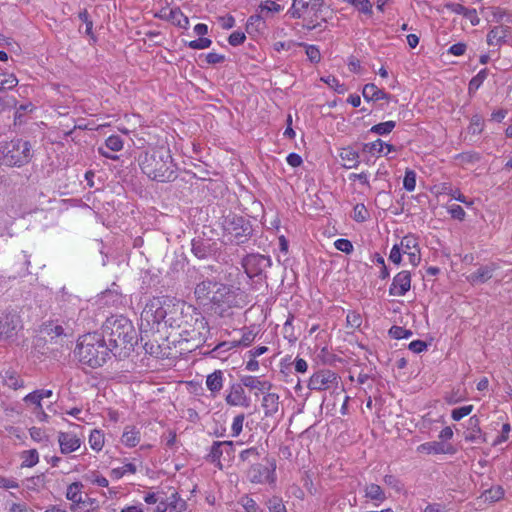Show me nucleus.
<instances>
[{"mask_svg": "<svg viewBox=\"0 0 512 512\" xmlns=\"http://www.w3.org/2000/svg\"><path fill=\"white\" fill-rule=\"evenodd\" d=\"M134 155L148 178L158 182H170L176 178L175 165L166 146L149 147L146 150L137 147Z\"/></svg>", "mask_w": 512, "mask_h": 512, "instance_id": "nucleus-1", "label": "nucleus"}, {"mask_svg": "<svg viewBox=\"0 0 512 512\" xmlns=\"http://www.w3.org/2000/svg\"><path fill=\"white\" fill-rule=\"evenodd\" d=\"M194 294L201 303L210 304L212 308L222 314L227 309L236 306V294L232 287L204 280L196 285Z\"/></svg>", "mask_w": 512, "mask_h": 512, "instance_id": "nucleus-2", "label": "nucleus"}, {"mask_svg": "<svg viewBox=\"0 0 512 512\" xmlns=\"http://www.w3.org/2000/svg\"><path fill=\"white\" fill-rule=\"evenodd\" d=\"M109 350V345L99 334L88 333L78 339L75 355L81 364L97 368L105 363Z\"/></svg>", "mask_w": 512, "mask_h": 512, "instance_id": "nucleus-3", "label": "nucleus"}, {"mask_svg": "<svg viewBox=\"0 0 512 512\" xmlns=\"http://www.w3.org/2000/svg\"><path fill=\"white\" fill-rule=\"evenodd\" d=\"M172 310H177L173 299L169 297L152 298L141 313L140 329L145 332L153 331Z\"/></svg>", "mask_w": 512, "mask_h": 512, "instance_id": "nucleus-4", "label": "nucleus"}, {"mask_svg": "<svg viewBox=\"0 0 512 512\" xmlns=\"http://www.w3.org/2000/svg\"><path fill=\"white\" fill-rule=\"evenodd\" d=\"M128 318L111 316L106 320L105 330L108 335L110 351L119 359L128 357Z\"/></svg>", "mask_w": 512, "mask_h": 512, "instance_id": "nucleus-5", "label": "nucleus"}, {"mask_svg": "<svg viewBox=\"0 0 512 512\" xmlns=\"http://www.w3.org/2000/svg\"><path fill=\"white\" fill-rule=\"evenodd\" d=\"M32 157L31 145L21 139L12 140L0 147V163L9 167H21Z\"/></svg>", "mask_w": 512, "mask_h": 512, "instance_id": "nucleus-6", "label": "nucleus"}, {"mask_svg": "<svg viewBox=\"0 0 512 512\" xmlns=\"http://www.w3.org/2000/svg\"><path fill=\"white\" fill-rule=\"evenodd\" d=\"M324 0H292L288 14L293 19H302L304 28L313 30L318 27L316 20L324 7Z\"/></svg>", "mask_w": 512, "mask_h": 512, "instance_id": "nucleus-7", "label": "nucleus"}, {"mask_svg": "<svg viewBox=\"0 0 512 512\" xmlns=\"http://www.w3.org/2000/svg\"><path fill=\"white\" fill-rule=\"evenodd\" d=\"M224 230L231 241L243 242L250 233V227L242 217L232 216L226 218Z\"/></svg>", "mask_w": 512, "mask_h": 512, "instance_id": "nucleus-8", "label": "nucleus"}, {"mask_svg": "<svg viewBox=\"0 0 512 512\" xmlns=\"http://www.w3.org/2000/svg\"><path fill=\"white\" fill-rule=\"evenodd\" d=\"M22 329L20 316L17 313L0 314V339H12Z\"/></svg>", "mask_w": 512, "mask_h": 512, "instance_id": "nucleus-9", "label": "nucleus"}, {"mask_svg": "<svg viewBox=\"0 0 512 512\" xmlns=\"http://www.w3.org/2000/svg\"><path fill=\"white\" fill-rule=\"evenodd\" d=\"M337 384L338 377L334 372L331 370H320L310 377L308 387L311 390L321 391L330 389Z\"/></svg>", "mask_w": 512, "mask_h": 512, "instance_id": "nucleus-10", "label": "nucleus"}, {"mask_svg": "<svg viewBox=\"0 0 512 512\" xmlns=\"http://www.w3.org/2000/svg\"><path fill=\"white\" fill-rule=\"evenodd\" d=\"M271 260L269 257L259 254H252L246 257L244 268L249 277H254L269 268Z\"/></svg>", "mask_w": 512, "mask_h": 512, "instance_id": "nucleus-11", "label": "nucleus"}, {"mask_svg": "<svg viewBox=\"0 0 512 512\" xmlns=\"http://www.w3.org/2000/svg\"><path fill=\"white\" fill-rule=\"evenodd\" d=\"M400 247L403 254H406L409 259V263L416 267L421 260L420 249L418 241L414 236L407 235L402 238Z\"/></svg>", "mask_w": 512, "mask_h": 512, "instance_id": "nucleus-12", "label": "nucleus"}, {"mask_svg": "<svg viewBox=\"0 0 512 512\" xmlns=\"http://www.w3.org/2000/svg\"><path fill=\"white\" fill-rule=\"evenodd\" d=\"M411 287V274L408 271H401L395 275L389 288V294L392 296H403Z\"/></svg>", "mask_w": 512, "mask_h": 512, "instance_id": "nucleus-13", "label": "nucleus"}, {"mask_svg": "<svg viewBox=\"0 0 512 512\" xmlns=\"http://www.w3.org/2000/svg\"><path fill=\"white\" fill-rule=\"evenodd\" d=\"M225 401L230 406H240L245 408L250 406V399L246 395L245 390L241 384H233L230 387Z\"/></svg>", "mask_w": 512, "mask_h": 512, "instance_id": "nucleus-14", "label": "nucleus"}, {"mask_svg": "<svg viewBox=\"0 0 512 512\" xmlns=\"http://www.w3.org/2000/svg\"><path fill=\"white\" fill-rule=\"evenodd\" d=\"M83 484L74 482L67 487L66 498L71 501L70 510L72 512H89V509L79 510V504L83 503L84 493L82 491Z\"/></svg>", "mask_w": 512, "mask_h": 512, "instance_id": "nucleus-15", "label": "nucleus"}, {"mask_svg": "<svg viewBox=\"0 0 512 512\" xmlns=\"http://www.w3.org/2000/svg\"><path fill=\"white\" fill-rule=\"evenodd\" d=\"M247 478L252 483L273 482L272 471L261 464L253 465L247 472Z\"/></svg>", "mask_w": 512, "mask_h": 512, "instance_id": "nucleus-16", "label": "nucleus"}, {"mask_svg": "<svg viewBox=\"0 0 512 512\" xmlns=\"http://www.w3.org/2000/svg\"><path fill=\"white\" fill-rule=\"evenodd\" d=\"M58 442L60 450L64 454L76 451L81 445V441L76 435L66 432L59 433Z\"/></svg>", "mask_w": 512, "mask_h": 512, "instance_id": "nucleus-17", "label": "nucleus"}, {"mask_svg": "<svg viewBox=\"0 0 512 512\" xmlns=\"http://www.w3.org/2000/svg\"><path fill=\"white\" fill-rule=\"evenodd\" d=\"M493 271V266H481L475 272L467 276V281L472 285L485 283L492 278Z\"/></svg>", "mask_w": 512, "mask_h": 512, "instance_id": "nucleus-18", "label": "nucleus"}, {"mask_svg": "<svg viewBox=\"0 0 512 512\" xmlns=\"http://www.w3.org/2000/svg\"><path fill=\"white\" fill-rule=\"evenodd\" d=\"M0 377H1L2 383L4 385L8 386L9 388H13L16 390V389L23 387V385H24L23 380L20 378L18 373L13 369L3 370L0 373Z\"/></svg>", "mask_w": 512, "mask_h": 512, "instance_id": "nucleus-19", "label": "nucleus"}, {"mask_svg": "<svg viewBox=\"0 0 512 512\" xmlns=\"http://www.w3.org/2000/svg\"><path fill=\"white\" fill-rule=\"evenodd\" d=\"M206 386L212 396H216L223 387V372L216 370L209 374L206 378Z\"/></svg>", "mask_w": 512, "mask_h": 512, "instance_id": "nucleus-20", "label": "nucleus"}, {"mask_svg": "<svg viewBox=\"0 0 512 512\" xmlns=\"http://www.w3.org/2000/svg\"><path fill=\"white\" fill-rule=\"evenodd\" d=\"M241 381L243 386L251 390H258L262 393L268 392L272 387V384L269 381H261L254 376H245Z\"/></svg>", "mask_w": 512, "mask_h": 512, "instance_id": "nucleus-21", "label": "nucleus"}, {"mask_svg": "<svg viewBox=\"0 0 512 512\" xmlns=\"http://www.w3.org/2000/svg\"><path fill=\"white\" fill-rule=\"evenodd\" d=\"M339 156L343 167L347 169L355 168L359 164V154L350 147L341 149Z\"/></svg>", "mask_w": 512, "mask_h": 512, "instance_id": "nucleus-22", "label": "nucleus"}, {"mask_svg": "<svg viewBox=\"0 0 512 512\" xmlns=\"http://www.w3.org/2000/svg\"><path fill=\"white\" fill-rule=\"evenodd\" d=\"M508 35V29L504 26H497L491 29L487 35V43L491 46L501 45Z\"/></svg>", "mask_w": 512, "mask_h": 512, "instance_id": "nucleus-23", "label": "nucleus"}, {"mask_svg": "<svg viewBox=\"0 0 512 512\" xmlns=\"http://www.w3.org/2000/svg\"><path fill=\"white\" fill-rule=\"evenodd\" d=\"M364 496L372 501L382 503L386 500L384 490L377 484L370 483L364 487Z\"/></svg>", "mask_w": 512, "mask_h": 512, "instance_id": "nucleus-24", "label": "nucleus"}, {"mask_svg": "<svg viewBox=\"0 0 512 512\" xmlns=\"http://www.w3.org/2000/svg\"><path fill=\"white\" fill-rule=\"evenodd\" d=\"M262 406L265 409V415L275 414L279 408V396L275 393L266 392L262 399Z\"/></svg>", "mask_w": 512, "mask_h": 512, "instance_id": "nucleus-25", "label": "nucleus"}, {"mask_svg": "<svg viewBox=\"0 0 512 512\" xmlns=\"http://www.w3.org/2000/svg\"><path fill=\"white\" fill-rule=\"evenodd\" d=\"M363 97L367 101H377L380 99H389L388 95L375 84H366L362 91Z\"/></svg>", "mask_w": 512, "mask_h": 512, "instance_id": "nucleus-26", "label": "nucleus"}, {"mask_svg": "<svg viewBox=\"0 0 512 512\" xmlns=\"http://www.w3.org/2000/svg\"><path fill=\"white\" fill-rule=\"evenodd\" d=\"M169 21L180 28L186 29L189 26L188 17H186L179 8L169 10Z\"/></svg>", "mask_w": 512, "mask_h": 512, "instance_id": "nucleus-27", "label": "nucleus"}, {"mask_svg": "<svg viewBox=\"0 0 512 512\" xmlns=\"http://www.w3.org/2000/svg\"><path fill=\"white\" fill-rule=\"evenodd\" d=\"M26 403L34 405L37 409V416L40 420H46L47 414L42 409L41 401L42 399L39 397L38 392L33 391L32 393H29L26 395L23 399Z\"/></svg>", "mask_w": 512, "mask_h": 512, "instance_id": "nucleus-28", "label": "nucleus"}, {"mask_svg": "<svg viewBox=\"0 0 512 512\" xmlns=\"http://www.w3.org/2000/svg\"><path fill=\"white\" fill-rule=\"evenodd\" d=\"M366 147H369L370 152H377L379 154L388 155L390 152L395 151V147L391 144L384 143L382 140L378 139L371 144H367Z\"/></svg>", "mask_w": 512, "mask_h": 512, "instance_id": "nucleus-29", "label": "nucleus"}, {"mask_svg": "<svg viewBox=\"0 0 512 512\" xmlns=\"http://www.w3.org/2000/svg\"><path fill=\"white\" fill-rule=\"evenodd\" d=\"M418 452H425L427 454H441L445 453L444 446L439 442H427L423 443L417 448Z\"/></svg>", "mask_w": 512, "mask_h": 512, "instance_id": "nucleus-30", "label": "nucleus"}, {"mask_svg": "<svg viewBox=\"0 0 512 512\" xmlns=\"http://www.w3.org/2000/svg\"><path fill=\"white\" fill-rule=\"evenodd\" d=\"M89 444L95 451H100L104 445V435L99 430H93L89 436Z\"/></svg>", "mask_w": 512, "mask_h": 512, "instance_id": "nucleus-31", "label": "nucleus"}, {"mask_svg": "<svg viewBox=\"0 0 512 512\" xmlns=\"http://www.w3.org/2000/svg\"><path fill=\"white\" fill-rule=\"evenodd\" d=\"M22 466L33 467L39 461L38 452L35 449L27 450L22 453Z\"/></svg>", "mask_w": 512, "mask_h": 512, "instance_id": "nucleus-32", "label": "nucleus"}, {"mask_svg": "<svg viewBox=\"0 0 512 512\" xmlns=\"http://www.w3.org/2000/svg\"><path fill=\"white\" fill-rule=\"evenodd\" d=\"M383 482L388 487L392 488L395 492L401 493L404 490L402 482L394 475H386L383 478Z\"/></svg>", "mask_w": 512, "mask_h": 512, "instance_id": "nucleus-33", "label": "nucleus"}, {"mask_svg": "<svg viewBox=\"0 0 512 512\" xmlns=\"http://www.w3.org/2000/svg\"><path fill=\"white\" fill-rule=\"evenodd\" d=\"M298 45L306 48V55L311 62L318 63L321 60L320 51L315 45H306L304 43H299Z\"/></svg>", "mask_w": 512, "mask_h": 512, "instance_id": "nucleus-34", "label": "nucleus"}, {"mask_svg": "<svg viewBox=\"0 0 512 512\" xmlns=\"http://www.w3.org/2000/svg\"><path fill=\"white\" fill-rule=\"evenodd\" d=\"M394 127H395L394 121H387V122H383V123L374 125L371 128V132H374L379 135H384V134L390 133L394 129Z\"/></svg>", "mask_w": 512, "mask_h": 512, "instance_id": "nucleus-35", "label": "nucleus"}, {"mask_svg": "<svg viewBox=\"0 0 512 512\" xmlns=\"http://www.w3.org/2000/svg\"><path fill=\"white\" fill-rule=\"evenodd\" d=\"M321 80L337 93L343 94L347 91L344 84H341L334 76H327L326 78H321Z\"/></svg>", "mask_w": 512, "mask_h": 512, "instance_id": "nucleus-36", "label": "nucleus"}, {"mask_svg": "<svg viewBox=\"0 0 512 512\" xmlns=\"http://www.w3.org/2000/svg\"><path fill=\"white\" fill-rule=\"evenodd\" d=\"M239 503L245 509L246 512H262L257 503L248 496H243Z\"/></svg>", "mask_w": 512, "mask_h": 512, "instance_id": "nucleus-37", "label": "nucleus"}, {"mask_svg": "<svg viewBox=\"0 0 512 512\" xmlns=\"http://www.w3.org/2000/svg\"><path fill=\"white\" fill-rule=\"evenodd\" d=\"M403 186L407 191H414L416 187V174L412 170H406Z\"/></svg>", "mask_w": 512, "mask_h": 512, "instance_id": "nucleus-38", "label": "nucleus"}, {"mask_svg": "<svg viewBox=\"0 0 512 512\" xmlns=\"http://www.w3.org/2000/svg\"><path fill=\"white\" fill-rule=\"evenodd\" d=\"M389 334L391 337L395 339H404L412 336V332L408 329H405L400 326H393L389 330Z\"/></svg>", "mask_w": 512, "mask_h": 512, "instance_id": "nucleus-39", "label": "nucleus"}, {"mask_svg": "<svg viewBox=\"0 0 512 512\" xmlns=\"http://www.w3.org/2000/svg\"><path fill=\"white\" fill-rule=\"evenodd\" d=\"M167 505L168 509L174 510L175 512H183L186 510V502L176 495H172L171 501Z\"/></svg>", "mask_w": 512, "mask_h": 512, "instance_id": "nucleus-40", "label": "nucleus"}, {"mask_svg": "<svg viewBox=\"0 0 512 512\" xmlns=\"http://www.w3.org/2000/svg\"><path fill=\"white\" fill-rule=\"evenodd\" d=\"M473 410V405H467L452 410L451 417L455 421L461 420L463 417L468 416Z\"/></svg>", "mask_w": 512, "mask_h": 512, "instance_id": "nucleus-41", "label": "nucleus"}, {"mask_svg": "<svg viewBox=\"0 0 512 512\" xmlns=\"http://www.w3.org/2000/svg\"><path fill=\"white\" fill-rule=\"evenodd\" d=\"M484 121L481 116L474 115L471 119L469 131L472 134H479L483 130Z\"/></svg>", "mask_w": 512, "mask_h": 512, "instance_id": "nucleus-42", "label": "nucleus"}, {"mask_svg": "<svg viewBox=\"0 0 512 512\" xmlns=\"http://www.w3.org/2000/svg\"><path fill=\"white\" fill-rule=\"evenodd\" d=\"M86 479L92 484H96L100 487H107L109 484L108 480L97 472H91L90 474L86 475Z\"/></svg>", "mask_w": 512, "mask_h": 512, "instance_id": "nucleus-43", "label": "nucleus"}, {"mask_svg": "<svg viewBox=\"0 0 512 512\" xmlns=\"http://www.w3.org/2000/svg\"><path fill=\"white\" fill-rule=\"evenodd\" d=\"M368 217V211L363 204H357L353 210V218L358 222H363Z\"/></svg>", "mask_w": 512, "mask_h": 512, "instance_id": "nucleus-44", "label": "nucleus"}, {"mask_svg": "<svg viewBox=\"0 0 512 512\" xmlns=\"http://www.w3.org/2000/svg\"><path fill=\"white\" fill-rule=\"evenodd\" d=\"M123 147V141L119 136H110L106 140V148L111 151H119Z\"/></svg>", "mask_w": 512, "mask_h": 512, "instance_id": "nucleus-45", "label": "nucleus"}, {"mask_svg": "<svg viewBox=\"0 0 512 512\" xmlns=\"http://www.w3.org/2000/svg\"><path fill=\"white\" fill-rule=\"evenodd\" d=\"M244 419V414H239L234 417L231 427L233 436H238L242 432Z\"/></svg>", "mask_w": 512, "mask_h": 512, "instance_id": "nucleus-46", "label": "nucleus"}, {"mask_svg": "<svg viewBox=\"0 0 512 512\" xmlns=\"http://www.w3.org/2000/svg\"><path fill=\"white\" fill-rule=\"evenodd\" d=\"M211 43H212L211 40L208 38H199L197 40L190 41L188 43V46L191 49L201 50V49H206V48L210 47Z\"/></svg>", "mask_w": 512, "mask_h": 512, "instance_id": "nucleus-47", "label": "nucleus"}, {"mask_svg": "<svg viewBox=\"0 0 512 512\" xmlns=\"http://www.w3.org/2000/svg\"><path fill=\"white\" fill-rule=\"evenodd\" d=\"M96 508H98V502L95 499L84 495L83 503L79 504V510L83 511V509H89V512H93Z\"/></svg>", "mask_w": 512, "mask_h": 512, "instance_id": "nucleus-48", "label": "nucleus"}, {"mask_svg": "<svg viewBox=\"0 0 512 512\" xmlns=\"http://www.w3.org/2000/svg\"><path fill=\"white\" fill-rule=\"evenodd\" d=\"M334 245L336 249L347 254H349L353 250L352 243L347 239H338L335 241Z\"/></svg>", "mask_w": 512, "mask_h": 512, "instance_id": "nucleus-49", "label": "nucleus"}, {"mask_svg": "<svg viewBox=\"0 0 512 512\" xmlns=\"http://www.w3.org/2000/svg\"><path fill=\"white\" fill-rule=\"evenodd\" d=\"M270 512H286L285 506L279 498H272L268 502Z\"/></svg>", "mask_w": 512, "mask_h": 512, "instance_id": "nucleus-50", "label": "nucleus"}, {"mask_svg": "<svg viewBox=\"0 0 512 512\" xmlns=\"http://www.w3.org/2000/svg\"><path fill=\"white\" fill-rule=\"evenodd\" d=\"M261 11L278 13L282 10V7L274 1H265L260 5Z\"/></svg>", "mask_w": 512, "mask_h": 512, "instance_id": "nucleus-51", "label": "nucleus"}, {"mask_svg": "<svg viewBox=\"0 0 512 512\" xmlns=\"http://www.w3.org/2000/svg\"><path fill=\"white\" fill-rule=\"evenodd\" d=\"M18 487H19V483L16 479L0 476V488L16 489Z\"/></svg>", "mask_w": 512, "mask_h": 512, "instance_id": "nucleus-52", "label": "nucleus"}, {"mask_svg": "<svg viewBox=\"0 0 512 512\" xmlns=\"http://www.w3.org/2000/svg\"><path fill=\"white\" fill-rule=\"evenodd\" d=\"M504 495V491L501 487H496L495 489H491L486 492V499H490L491 501H498Z\"/></svg>", "mask_w": 512, "mask_h": 512, "instance_id": "nucleus-53", "label": "nucleus"}, {"mask_svg": "<svg viewBox=\"0 0 512 512\" xmlns=\"http://www.w3.org/2000/svg\"><path fill=\"white\" fill-rule=\"evenodd\" d=\"M491 22H495V23H500L504 20V18L506 17V11L501 9V8H492V11H491Z\"/></svg>", "mask_w": 512, "mask_h": 512, "instance_id": "nucleus-54", "label": "nucleus"}, {"mask_svg": "<svg viewBox=\"0 0 512 512\" xmlns=\"http://www.w3.org/2000/svg\"><path fill=\"white\" fill-rule=\"evenodd\" d=\"M402 254L400 245H394L391 249L389 259L395 264H400Z\"/></svg>", "mask_w": 512, "mask_h": 512, "instance_id": "nucleus-55", "label": "nucleus"}, {"mask_svg": "<svg viewBox=\"0 0 512 512\" xmlns=\"http://www.w3.org/2000/svg\"><path fill=\"white\" fill-rule=\"evenodd\" d=\"M510 430H511L510 425L508 423L504 424L502 426L501 435L495 439L493 445H498V444L505 442L509 438Z\"/></svg>", "mask_w": 512, "mask_h": 512, "instance_id": "nucleus-56", "label": "nucleus"}, {"mask_svg": "<svg viewBox=\"0 0 512 512\" xmlns=\"http://www.w3.org/2000/svg\"><path fill=\"white\" fill-rule=\"evenodd\" d=\"M449 213L453 218L458 220H463L465 218V211L460 205H452L449 208Z\"/></svg>", "mask_w": 512, "mask_h": 512, "instance_id": "nucleus-57", "label": "nucleus"}, {"mask_svg": "<svg viewBox=\"0 0 512 512\" xmlns=\"http://www.w3.org/2000/svg\"><path fill=\"white\" fill-rule=\"evenodd\" d=\"M245 34L242 33V32H233L230 36H229V43L233 46H237V45H240L244 42L245 40Z\"/></svg>", "mask_w": 512, "mask_h": 512, "instance_id": "nucleus-58", "label": "nucleus"}, {"mask_svg": "<svg viewBox=\"0 0 512 512\" xmlns=\"http://www.w3.org/2000/svg\"><path fill=\"white\" fill-rule=\"evenodd\" d=\"M7 512H32L25 503L13 502L9 505Z\"/></svg>", "mask_w": 512, "mask_h": 512, "instance_id": "nucleus-59", "label": "nucleus"}, {"mask_svg": "<svg viewBox=\"0 0 512 512\" xmlns=\"http://www.w3.org/2000/svg\"><path fill=\"white\" fill-rule=\"evenodd\" d=\"M463 16L466 17L473 26H476L480 23V19L477 15V12L475 9L467 8L466 12L463 14Z\"/></svg>", "mask_w": 512, "mask_h": 512, "instance_id": "nucleus-60", "label": "nucleus"}, {"mask_svg": "<svg viewBox=\"0 0 512 512\" xmlns=\"http://www.w3.org/2000/svg\"><path fill=\"white\" fill-rule=\"evenodd\" d=\"M445 8H447L449 11L463 15L466 12V7H464L462 4L459 3H447L445 4Z\"/></svg>", "mask_w": 512, "mask_h": 512, "instance_id": "nucleus-61", "label": "nucleus"}, {"mask_svg": "<svg viewBox=\"0 0 512 512\" xmlns=\"http://www.w3.org/2000/svg\"><path fill=\"white\" fill-rule=\"evenodd\" d=\"M426 348H427V344L421 340H415L409 344V349L415 353H421Z\"/></svg>", "mask_w": 512, "mask_h": 512, "instance_id": "nucleus-62", "label": "nucleus"}, {"mask_svg": "<svg viewBox=\"0 0 512 512\" xmlns=\"http://www.w3.org/2000/svg\"><path fill=\"white\" fill-rule=\"evenodd\" d=\"M294 45H296V44L293 41H287V42L278 41V42L274 43L273 47H274L275 51L281 52V51L290 50Z\"/></svg>", "mask_w": 512, "mask_h": 512, "instance_id": "nucleus-63", "label": "nucleus"}, {"mask_svg": "<svg viewBox=\"0 0 512 512\" xmlns=\"http://www.w3.org/2000/svg\"><path fill=\"white\" fill-rule=\"evenodd\" d=\"M424 512H447L446 507L440 503H432L427 505Z\"/></svg>", "mask_w": 512, "mask_h": 512, "instance_id": "nucleus-64", "label": "nucleus"}]
</instances>
